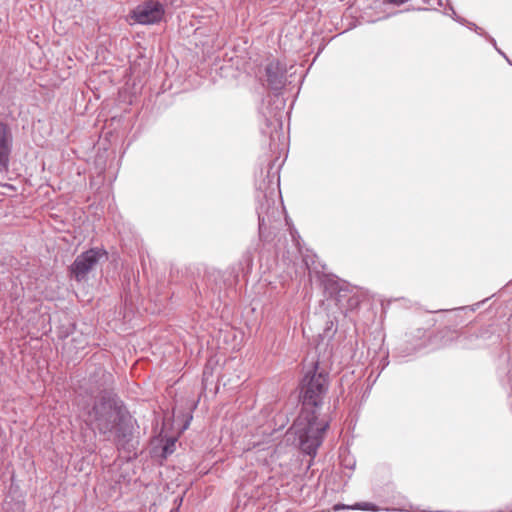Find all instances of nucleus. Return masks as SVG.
Here are the masks:
<instances>
[{"label":"nucleus","instance_id":"nucleus-1","mask_svg":"<svg viewBox=\"0 0 512 512\" xmlns=\"http://www.w3.org/2000/svg\"><path fill=\"white\" fill-rule=\"evenodd\" d=\"M112 380L111 373L102 368L97 369L89 381L96 385V389L99 390L98 396L93 404L84 399H77V405L100 435L109 439L114 432L117 448L128 453L129 457H136L139 445V440L134 435L136 420L120 397L109 388Z\"/></svg>","mask_w":512,"mask_h":512},{"label":"nucleus","instance_id":"nucleus-2","mask_svg":"<svg viewBox=\"0 0 512 512\" xmlns=\"http://www.w3.org/2000/svg\"><path fill=\"white\" fill-rule=\"evenodd\" d=\"M328 389L329 373L313 361L299 384L301 408L292 426L300 449L309 456L316 455L329 427V417L323 412Z\"/></svg>","mask_w":512,"mask_h":512},{"label":"nucleus","instance_id":"nucleus-3","mask_svg":"<svg viewBox=\"0 0 512 512\" xmlns=\"http://www.w3.org/2000/svg\"><path fill=\"white\" fill-rule=\"evenodd\" d=\"M273 163H269L266 176L261 171V179H256V212L258 215L259 236L262 237L264 232L272 223L280 219L281 210L277 206V198L280 197L279 176L276 173L271 174Z\"/></svg>","mask_w":512,"mask_h":512},{"label":"nucleus","instance_id":"nucleus-4","mask_svg":"<svg viewBox=\"0 0 512 512\" xmlns=\"http://www.w3.org/2000/svg\"><path fill=\"white\" fill-rule=\"evenodd\" d=\"M264 71V85L275 93L269 96L263 115L269 126L273 125L275 128H281V112L285 107V99L280 97V91L287 83V67L278 59H272L266 64Z\"/></svg>","mask_w":512,"mask_h":512},{"label":"nucleus","instance_id":"nucleus-5","mask_svg":"<svg viewBox=\"0 0 512 512\" xmlns=\"http://www.w3.org/2000/svg\"><path fill=\"white\" fill-rule=\"evenodd\" d=\"M509 329L507 321L491 323L477 331L468 329L458 335L459 344L464 349L495 347L503 342V337L509 333Z\"/></svg>","mask_w":512,"mask_h":512},{"label":"nucleus","instance_id":"nucleus-6","mask_svg":"<svg viewBox=\"0 0 512 512\" xmlns=\"http://www.w3.org/2000/svg\"><path fill=\"white\" fill-rule=\"evenodd\" d=\"M487 300L488 298L473 305L438 311V313L443 316V322L446 326L438 332L436 337H440L443 345H448L454 340L459 342L458 335H461L464 331L459 332L456 328L459 325L464 324L467 321L468 316L472 315Z\"/></svg>","mask_w":512,"mask_h":512},{"label":"nucleus","instance_id":"nucleus-7","mask_svg":"<svg viewBox=\"0 0 512 512\" xmlns=\"http://www.w3.org/2000/svg\"><path fill=\"white\" fill-rule=\"evenodd\" d=\"M321 282L325 294L333 298L340 309L352 311L360 304L359 296L353 293L354 288L346 281L333 275H324Z\"/></svg>","mask_w":512,"mask_h":512},{"label":"nucleus","instance_id":"nucleus-8","mask_svg":"<svg viewBox=\"0 0 512 512\" xmlns=\"http://www.w3.org/2000/svg\"><path fill=\"white\" fill-rule=\"evenodd\" d=\"M102 258H107V253L99 248H90L82 252L69 267L71 277L77 282H82Z\"/></svg>","mask_w":512,"mask_h":512},{"label":"nucleus","instance_id":"nucleus-9","mask_svg":"<svg viewBox=\"0 0 512 512\" xmlns=\"http://www.w3.org/2000/svg\"><path fill=\"white\" fill-rule=\"evenodd\" d=\"M164 14L165 9L160 2L148 0L133 11V18L139 24L151 25L160 22Z\"/></svg>","mask_w":512,"mask_h":512},{"label":"nucleus","instance_id":"nucleus-10","mask_svg":"<svg viewBox=\"0 0 512 512\" xmlns=\"http://www.w3.org/2000/svg\"><path fill=\"white\" fill-rule=\"evenodd\" d=\"M13 147V135L9 125L0 121V172H8Z\"/></svg>","mask_w":512,"mask_h":512},{"label":"nucleus","instance_id":"nucleus-11","mask_svg":"<svg viewBox=\"0 0 512 512\" xmlns=\"http://www.w3.org/2000/svg\"><path fill=\"white\" fill-rule=\"evenodd\" d=\"M407 347L405 349L406 355L416 352L420 349L427 348L432 339L431 333L423 328H416L415 330L406 334Z\"/></svg>","mask_w":512,"mask_h":512},{"label":"nucleus","instance_id":"nucleus-12","mask_svg":"<svg viewBox=\"0 0 512 512\" xmlns=\"http://www.w3.org/2000/svg\"><path fill=\"white\" fill-rule=\"evenodd\" d=\"M501 357L503 358V362L506 366L498 370V375L500 377L501 385L507 391L510 411L512 413V362L508 352L502 353Z\"/></svg>","mask_w":512,"mask_h":512},{"label":"nucleus","instance_id":"nucleus-13","mask_svg":"<svg viewBox=\"0 0 512 512\" xmlns=\"http://www.w3.org/2000/svg\"><path fill=\"white\" fill-rule=\"evenodd\" d=\"M396 497L392 496L386 498V502H390L392 504H395L396 506L393 508H386V511H413V512H421L420 510H417L413 507L412 504H410L408 501H406L404 498L401 499V501H395Z\"/></svg>","mask_w":512,"mask_h":512},{"label":"nucleus","instance_id":"nucleus-14","mask_svg":"<svg viewBox=\"0 0 512 512\" xmlns=\"http://www.w3.org/2000/svg\"><path fill=\"white\" fill-rule=\"evenodd\" d=\"M451 10H452V13H453V15H454V16H453V18H454L457 22H459V23H460V24H462V25L467 26V28H468V29H470V30H472V31H475L478 35H480V36H482V37H483L484 35H486V32H485L481 27H479L477 24H475L474 22H470V21L466 20V19H465V18H463V17H459V16H457V15H456V12L453 10V8H451Z\"/></svg>","mask_w":512,"mask_h":512},{"label":"nucleus","instance_id":"nucleus-15","mask_svg":"<svg viewBox=\"0 0 512 512\" xmlns=\"http://www.w3.org/2000/svg\"><path fill=\"white\" fill-rule=\"evenodd\" d=\"M353 509L364 511H379V508L370 502H357L354 504Z\"/></svg>","mask_w":512,"mask_h":512},{"label":"nucleus","instance_id":"nucleus-16","mask_svg":"<svg viewBox=\"0 0 512 512\" xmlns=\"http://www.w3.org/2000/svg\"><path fill=\"white\" fill-rule=\"evenodd\" d=\"M389 364V361H388V354H384L382 356V358L379 360L378 364H377V369L379 370L377 375L374 377V379L372 380V384H374L377 380V378L379 377V375L381 374V372L386 368V366Z\"/></svg>","mask_w":512,"mask_h":512},{"label":"nucleus","instance_id":"nucleus-17","mask_svg":"<svg viewBox=\"0 0 512 512\" xmlns=\"http://www.w3.org/2000/svg\"><path fill=\"white\" fill-rule=\"evenodd\" d=\"M174 446H175V442L174 440H171L169 442H167L163 448V453L164 455H168V454H171L173 453L174 451Z\"/></svg>","mask_w":512,"mask_h":512},{"label":"nucleus","instance_id":"nucleus-18","mask_svg":"<svg viewBox=\"0 0 512 512\" xmlns=\"http://www.w3.org/2000/svg\"><path fill=\"white\" fill-rule=\"evenodd\" d=\"M182 502H183V497L175 498L174 503L176 504V506L174 508H172L169 512H179V508H180Z\"/></svg>","mask_w":512,"mask_h":512},{"label":"nucleus","instance_id":"nucleus-19","mask_svg":"<svg viewBox=\"0 0 512 512\" xmlns=\"http://www.w3.org/2000/svg\"><path fill=\"white\" fill-rule=\"evenodd\" d=\"M488 42H490L492 44V46L494 47V49L496 50V47L497 46V43H496V40L491 36L489 35L487 32H486V35L483 36Z\"/></svg>","mask_w":512,"mask_h":512},{"label":"nucleus","instance_id":"nucleus-20","mask_svg":"<svg viewBox=\"0 0 512 512\" xmlns=\"http://www.w3.org/2000/svg\"><path fill=\"white\" fill-rule=\"evenodd\" d=\"M386 2L390 3V4H394V5H402L406 2H408L409 0H385Z\"/></svg>","mask_w":512,"mask_h":512},{"label":"nucleus","instance_id":"nucleus-21","mask_svg":"<svg viewBox=\"0 0 512 512\" xmlns=\"http://www.w3.org/2000/svg\"><path fill=\"white\" fill-rule=\"evenodd\" d=\"M496 51L508 62L509 57L499 48V47H496Z\"/></svg>","mask_w":512,"mask_h":512},{"label":"nucleus","instance_id":"nucleus-22","mask_svg":"<svg viewBox=\"0 0 512 512\" xmlns=\"http://www.w3.org/2000/svg\"><path fill=\"white\" fill-rule=\"evenodd\" d=\"M308 259H309V256H306L303 260H304V262H305V265H306V266H307V268L309 269V271H311V268H310V264H309Z\"/></svg>","mask_w":512,"mask_h":512},{"label":"nucleus","instance_id":"nucleus-23","mask_svg":"<svg viewBox=\"0 0 512 512\" xmlns=\"http://www.w3.org/2000/svg\"><path fill=\"white\" fill-rule=\"evenodd\" d=\"M386 489H387V491H391V492L394 491L393 485H387Z\"/></svg>","mask_w":512,"mask_h":512},{"label":"nucleus","instance_id":"nucleus-24","mask_svg":"<svg viewBox=\"0 0 512 512\" xmlns=\"http://www.w3.org/2000/svg\"><path fill=\"white\" fill-rule=\"evenodd\" d=\"M508 64H509L510 66H512V61H511V60H508Z\"/></svg>","mask_w":512,"mask_h":512}]
</instances>
